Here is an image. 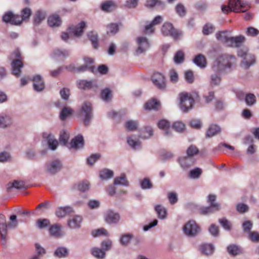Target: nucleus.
<instances>
[{
    "mask_svg": "<svg viewBox=\"0 0 259 259\" xmlns=\"http://www.w3.org/2000/svg\"><path fill=\"white\" fill-rule=\"evenodd\" d=\"M179 96L180 108L185 112L192 108L195 102L200 103V97L198 93L195 91L191 93L182 92L179 94Z\"/></svg>",
    "mask_w": 259,
    "mask_h": 259,
    "instance_id": "nucleus-1",
    "label": "nucleus"
},
{
    "mask_svg": "<svg viewBox=\"0 0 259 259\" xmlns=\"http://www.w3.org/2000/svg\"><path fill=\"white\" fill-rule=\"evenodd\" d=\"M32 12L30 8H25L21 11L22 16L14 15L11 12H8L3 17V20L6 23L12 25H18L21 24L23 21H27L31 15Z\"/></svg>",
    "mask_w": 259,
    "mask_h": 259,
    "instance_id": "nucleus-2",
    "label": "nucleus"
},
{
    "mask_svg": "<svg viewBox=\"0 0 259 259\" xmlns=\"http://www.w3.org/2000/svg\"><path fill=\"white\" fill-rule=\"evenodd\" d=\"M235 57L232 55H222L214 61L212 69L215 72H222L227 68H229L235 63Z\"/></svg>",
    "mask_w": 259,
    "mask_h": 259,
    "instance_id": "nucleus-3",
    "label": "nucleus"
},
{
    "mask_svg": "<svg viewBox=\"0 0 259 259\" xmlns=\"http://www.w3.org/2000/svg\"><path fill=\"white\" fill-rule=\"evenodd\" d=\"M10 59L13 60L11 63L13 74L19 76L21 72V69L23 66V57L20 51L18 49L15 50L12 54Z\"/></svg>",
    "mask_w": 259,
    "mask_h": 259,
    "instance_id": "nucleus-4",
    "label": "nucleus"
},
{
    "mask_svg": "<svg viewBox=\"0 0 259 259\" xmlns=\"http://www.w3.org/2000/svg\"><path fill=\"white\" fill-rule=\"evenodd\" d=\"M229 6L231 10L236 13L245 12L250 8L248 4L240 0H230Z\"/></svg>",
    "mask_w": 259,
    "mask_h": 259,
    "instance_id": "nucleus-5",
    "label": "nucleus"
},
{
    "mask_svg": "<svg viewBox=\"0 0 259 259\" xmlns=\"http://www.w3.org/2000/svg\"><path fill=\"white\" fill-rule=\"evenodd\" d=\"M151 80L155 86L159 90H165L166 81L165 76L159 72H154L151 76Z\"/></svg>",
    "mask_w": 259,
    "mask_h": 259,
    "instance_id": "nucleus-6",
    "label": "nucleus"
},
{
    "mask_svg": "<svg viewBox=\"0 0 259 259\" xmlns=\"http://www.w3.org/2000/svg\"><path fill=\"white\" fill-rule=\"evenodd\" d=\"M185 234L190 237L195 236L200 231V228L194 221H190L183 227Z\"/></svg>",
    "mask_w": 259,
    "mask_h": 259,
    "instance_id": "nucleus-7",
    "label": "nucleus"
},
{
    "mask_svg": "<svg viewBox=\"0 0 259 259\" xmlns=\"http://www.w3.org/2000/svg\"><path fill=\"white\" fill-rule=\"evenodd\" d=\"M238 56L243 59L242 64L246 69L255 63L254 56L251 54H248L247 51L239 50L238 51Z\"/></svg>",
    "mask_w": 259,
    "mask_h": 259,
    "instance_id": "nucleus-8",
    "label": "nucleus"
},
{
    "mask_svg": "<svg viewBox=\"0 0 259 259\" xmlns=\"http://www.w3.org/2000/svg\"><path fill=\"white\" fill-rule=\"evenodd\" d=\"M138 47L136 50L137 54H140L146 51L149 47L150 44L146 37L140 36L137 38Z\"/></svg>",
    "mask_w": 259,
    "mask_h": 259,
    "instance_id": "nucleus-9",
    "label": "nucleus"
},
{
    "mask_svg": "<svg viewBox=\"0 0 259 259\" xmlns=\"http://www.w3.org/2000/svg\"><path fill=\"white\" fill-rule=\"evenodd\" d=\"M85 27V22L84 21H81L77 25H72L69 27L68 30L70 33H72L74 35L76 36H80L82 34L83 30Z\"/></svg>",
    "mask_w": 259,
    "mask_h": 259,
    "instance_id": "nucleus-10",
    "label": "nucleus"
},
{
    "mask_svg": "<svg viewBox=\"0 0 259 259\" xmlns=\"http://www.w3.org/2000/svg\"><path fill=\"white\" fill-rule=\"evenodd\" d=\"M82 111L84 113L85 117L84 122L85 125H88L91 118H92V104L89 102H85L81 108Z\"/></svg>",
    "mask_w": 259,
    "mask_h": 259,
    "instance_id": "nucleus-11",
    "label": "nucleus"
},
{
    "mask_svg": "<svg viewBox=\"0 0 259 259\" xmlns=\"http://www.w3.org/2000/svg\"><path fill=\"white\" fill-rule=\"evenodd\" d=\"M32 81L33 89L35 91L40 92L45 89V82L41 76L39 75L34 76Z\"/></svg>",
    "mask_w": 259,
    "mask_h": 259,
    "instance_id": "nucleus-12",
    "label": "nucleus"
},
{
    "mask_svg": "<svg viewBox=\"0 0 259 259\" xmlns=\"http://www.w3.org/2000/svg\"><path fill=\"white\" fill-rule=\"evenodd\" d=\"M84 65L77 69V71L81 72L89 70L92 72H94L95 67L93 65L94 60L90 58L85 57L84 58Z\"/></svg>",
    "mask_w": 259,
    "mask_h": 259,
    "instance_id": "nucleus-13",
    "label": "nucleus"
},
{
    "mask_svg": "<svg viewBox=\"0 0 259 259\" xmlns=\"http://www.w3.org/2000/svg\"><path fill=\"white\" fill-rule=\"evenodd\" d=\"M77 87L80 89L89 90L93 88H97V84L95 80H80L77 81Z\"/></svg>",
    "mask_w": 259,
    "mask_h": 259,
    "instance_id": "nucleus-14",
    "label": "nucleus"
},
{
    "mask_svg": "<svg viewBox=\"0 0 259 259\" xmlns=\"http://www.w3.org/2000/svg\"><path fill=\"white\" fill-rule=\"evenodd\" d=\"M62 164L59 160H54L47 165V171L51 174H55L60 170Z\"/></svg>",
    "mask_w": 259,
    "mask_h": 259,
    "instance_id": "nucleus-15",
    "label": "nucleus"
},
{
    "mask_svg": "<svg viewBox=\"0 0 259 259\" xmlns=\"http://www.w3.org/2000/svg\"><path fill=\"white\" fill-rule=\"evenodd\" d=\"M105 220L108 224H115L119 221L120 215L118 213L108 211L105 216Z\"/></svg>",
    "mask_w": 259,
    "mask_h": 259,
    "instance_id": "nucleus-16",
    "label": "nucleus"
},
{
    "mask_svg": "<svg viewBox=\"0 0 259 259\" xmlns=\"http://www.w3.org/2000/svg\"><path fill=\"white\" fill-rule=\"evenodd\" d=\"M229 33L230 32L228 31H220L215 34V36L219 41L228 46L231 37L229 36Z\"/></svg>",
    "mask_w": 259,
    "mask_h": 259,
    "instance_id": "nucleus-17",
    "label": "nucleus"
},
{
    "mask_svg": "<svg viewBox=\"0 0 259 259\" xmlns=\"http://www.w3.org/2000/svg\"><path fill=\"white\" fill-rule=\"evenodd\" d=\"M84 145L83 138L81 135H78L70 142L71 147L75 149L83 147Z\"/></svg>",
    "mask_w": 259,
    "mask_h": 259,
    "instance_id": "nucleus-18",
    "label": "nucleus"
},
{
    "mask_svg": "<svg viewBox=\"0 0 259 259\" xmlns=\"http://www.w3.org/2000/svg\"><path fill=\"white\" fill-rule=\"evenodd\" d=\"M245 41V37L242 35L235 37H231L230 38L228 47H239Z\"/></svg>",
    "mask_w": 259,
    "mask_h": 259,
    "instance_id": "nucleus-19",
    "label": "nucleus"
},
{
    "mask_svg": "<svg viewBox=\"0 0 259 259\" xmlns=\"http://www.w3.org/2000/svg\"><path fill=\"white\" fill-rule=\"evenodd\" d=\"M72 211V208L70 206L60 207L57 209L55 214L58 217L63 218Z\"/></svg>",
    "mask_w": 259,
    "mask_h": 259,
    "instance_id": "nucleus-20",
    "label": "nucleus"
},
{
    "mask_svg": "<svg viewBox=\"0 0 259 259\" xmlns=\"http://www.w3.org/2000/svg\"><path fill=\"white\" fill-rule=\"evenodd\" d=\"M8 225L0 226V235L2 245L4 247L7 246V228Z\"/></svg>",
    "mask_w": 259,
    "mask_h": 259,
    "instance_id": "nucleus-21",
    "label": "nucleus"
},
{
    "mask_svg": "<svg viewBox=\"0 0 259 259\" xmlns=\"http://www.w3.org/2000/svg\"><path fill=\"white\" fill-rule=\"evenodd\" d=\"M193 62L200 68H204L206 66V60L205 56L198 54L193 59Z\"/></svg>",
    "mask_w": 259,
    "mask_h": 259,
    "instance_id": "nucleus-22",
    "label": "nucleus"
},
{
    "mask_svg": "<svg viewBox=\"0 0 259 259\" xmlns=\"http://www.w3.org/2000/svg\"><path fill=\"white\" fill-rule=\"evenodd\" d=\"M221 132V128L216 124H211L208 127L206 133V137L207 138L212 137L218 134Z\"/></svg>",
    "mask_w": 259,
    "mask_h": 259,
    "instance_id": "nucleus-23",
    "label": "nucleus"
},
{
    "mask_svg": "<svg viewBox=\"0 0 259 259\" xmlns=\"http://www.w3.org/2000/svg\"><path fill=\"white\" fill-rule=\"evenodd\" d=\"M48 23L51 27L59 26L61 24V20L58 15H53L49 17Z\"/></svg>",
    "mask_w": 259,
    "mask_h": 259,
    "instance_id": "nucleus-24",
    "label": "nucleus"
},
{
    "mask_svg": "<svg viewBox=\"0 0 259 259\" xmlns=\"http://www.w3.org/2000/svg\"><path fill=\"white\" fill-rule=\"evenodd\" d=\"M82 221L81 217L76 215L68 222V225L71 228H77L80 227V224Z\"/></svg>",
    "mask_w": 259,
    "mask_h": 259,
    "instance_id": "nucleus-25",
    "label": "nucleus"
},
{
    "mask_svg": "<svg viewBox=\"0 0 259 259\" xmlns=\"http://www.w3.org/2000/svg\"><path fill=\"white\" fill-rule=\"evenodd\" d=\"M160 106V102L155 99L148 101L145 104V109L147 110H158Z\"/></svg>",
    "mask_w": 259,
    "mask_h": 259,
    "instance_id": "nucleus-26",
    "label": "nucleus"
},
{
    "mask_svg": "<svg viewBox=\"0 0 259 259\" xmlns=\"http://www.w3.org/2000/svg\"><path fill=\"white\" fill-rule=\"evenodd\" d=\"M180 163L183 168H186L193 165L194 161L193 159L189 156L183 157L180 159Z\"/></svg>",
    "mask_w": 259,
    "mask_h": 259,
    "instance_id": "nucleus-27",
    "label": "nucleus"
},
{
    "mask_svg": "<svg viewBox=\"0 0 259 259\" xmlns=\"http://www.w3.org/2000/svg\"><path fill=\"white\" fill-rule=\"evenodd\" d=\"M155 210L156 211L158 218L160 219H164L166 218L167 215L166 209L161 205L158 204L155 206Z\"/></svg>",
    "mask_w": 259,
    "mask_h": 259,
    "instance_id": "nucleus-28",
    "label": "nucleus"
},
{
    "mask_svg": "<svg viewBox=\"0 0 259 259\" xmlns=\"http://www.w3.org/2000/svg\"><path fill=\"white\" fill-rule=\"evenodd\" d=\"M43 137L47 139L48 143L50 149L54 150L57 148L58 142L57 140L54 139L53 136L49 135L47 137H46V134H44Z\"/></svg>",
    "mask_w": 259,
    "mask_h": 259,
    "instance_id": "nucleus-29",
    "label": "nucleus"
},
{
    "mask_svg": "<svg viewBox=\"0 0 259 259\" xmlns=\"http://www.w3.org/2000/svg\"><path fill=\"white\" fill-rule=\"evenodd\" d=\"M12 119L7 115H0V127H6L12 124Z\"/></svg>",
    "mask_w": 259,
    "mask_h": 259,
    "instance_id": "nucleus-30",
    "label": "nucleus"
},
{
    "mask_svg": "<svg viewBox=\"0 0 259 259\" xmlns=\"http://www.w3.org/2000/svg\"><path fill=\"white\" fill-rule=\"evenodd\" d=\"M201 252L205 255L211 254L214 250V247L211 244H202L200 247Z\"/></svg>",
    "mask_w": 259,
    "mask_h": 259,
    "instance_id": "nucleus-31",
    "label": "nucleus"
},
{
    "mask_svg": "<svg viewBox=\"0 0 259 259\" xmlns=\"http://www.w3.org/2000/svg\"><path fill=\"white\" fill-rule=\"evenodd\" d=\"M25 184L24 182L22 181L15 180L13 183H9L8 184L7 189L10 190L12 188H16L17 189H20L24 188Z\"/></svg>",
    "mask_w": 259,
    "mask_h": 259,
    "instance_id": "nucleus-32",
    "label": "nucleus"
},
{
    "mask_svg": "<svg viewBox=\"0 0 259 259\" xmlns=\"http://www.w3.org/2000/svg\"><path fill=\"white\" fill-rule=\"evenodd\" d=\"M45 18L46 15L44 12L40 11H37L34 16V24L35 25H39Z\"/></svg>",
    "mask_w": 259,
    "mask_h": 259,
    "instance_id": "nucleus-33",
    "label": "nucleus"
},
{
    "mask_svg": "<svg viewBox=\"0 0 259 259\" xmlns=\"http://www.w3.org/2000/svg\"><path fill=\"white\" fill-rule=\"evenodd\" d=\"M68 254V251L66 248L59 247L57 248L54 252V255L58 257H65Z\"/></svg>",
    "mask_w": 259,
    "mask_h": 259,
    "instance_id": "nucleus-34",
    "label": "nucleus"
},
{
    "mask_svg": "<svg viewBox=\"0 0 259 259\" xmlns=\"http://www.w3.org/2000/svg\"><path fill=\"white\" fill-rule=\"evenodd\" d=\"M88 36L89 39L91 41L93 47L95 49H97L98 47V38L97 34L93 31H91L88 33Z\"/></svg>",
    "mask_w": 259,
    "mask_h": 259,
    "instance_id": "nucleus-35",
    "label": "nucleus"
},
{
    "mask_svg": "<svg viewBox=\"0 0 259 259\" xmlns=\"http://www.w3.org/2000/svg\"><path fill=\"white\" fill-rule=\"evenodd\" d=\"M91 253L93 256L98 258H103L105 256V252L102 249L97 247L93 248Z\"/></svg>",
    "mask_w": 259,
    "mask_h": 259,
    "instance_id": "nucleus-36",
    "label": "nucleus"
},
{
    "mask_svg": "<svg viewBox=\"0 0 259 259\" xmlns=\"http://www.w3.org/2000/svg\"><path fill=\"white\" fill-rule=\"evenodd\" d=\"M115 8V4L111 1H107L102 4V10L105 12H111Z\"/></svg>",
    "mask_w": 259,
    "mask_h": 259,
    "instance_id": "nucleus-37",
    "label": "nucleus"
},
{
    "mask_svg": "<svg viewBox=\"0 0 259 259\" xmlns=\"http://www.w3.org/2000/svg\"><path fill=\"white\" fill-rule=\"evenodd\" d=\"M185 59L184 53L182 51L177 52L174 57V61L176 64H179L182 63Z\"/></svg>",
    "mask_w": 259,
    "mask_h": 259,
    "instance_id": "nucleus-38",
    "label": "nucleus"
},
{
    "mask_svg": "<svg viewBox=\"0 0 259 259\" xmlns=\"http://www.w3.org/2000/svg\"><path fill=\"white\" fill-rule=\"evenodd\" d=\"M158 127L161 130L166 131L165 133V135H167L168 134V132L167 131L170 127V123L169 122L164 119L160 120L157 123Z\"/></svg>",
    "mask_w": 259,
    "mask_h": 259,
    "instance_id": "nucleus-39",
    "label": "nucleus"
},
{
    "mask_svg": "<svg viewBox=\"0 0 259 259\" xmlns=\"http://www.w3.org/2000/svg\"><path fill=\"white\" fill-rule=\"evenodd\" d=\"M227 250L229 254L236 255L241 253V249L237 245H230L227 247Z\"/></svg>",
    "mask_w": 259,
    "mask_h": 259,
    "instance_id": "nucleus-40",
    "label": "nucleus"
},
{
    "mask_svg": "<svg viewBox=\"0 0 259 259\" xmlns=\"http://www.w3.org/2000/svg\"><path fill=\"white\" fill-rule=\"evenodd\" d=\"M173 28L174 27L171 23L165 22L162 25L161 31L163 35H169Z\"/></svg>",
    "mask_w": 259,
    "mask_h": 259,
    "instance_id": "nucleus-41",
    "label": "nucleus"
},
{
    "mask_svg": "<svg viewBox=\"0 0 259 259\" xmlns=\"http://www.w3.org/2000/svg\"><path fill=\"white\" fill-rule=\"evenodd\" d=\"M61 228L58 225H54L51 226L49 229L50 234L52 236L60 237L61 236Z\"/></svg>",
    "mask_w": 259,
    "mask_h": 259,
    "instance_id": "nucleus-42",
    "label": "nucleus"
},
{
    "mask_svg": "<svg viewBox=\"0 0 259 259\" xmlns=\"http://www.w3.org/2000/svg\"><path fill=\"white\" fill-rule=\"evenodd\" d=\"M153 134V131L152 127L146 126L142 131L141 137L142 138L146 139L151 137Z\"/></svg>",
    "mask_w": 259,
    "mask_h": 259,
    "instance_id": "nucleus-43",
    "label": "nucleus"
},
{
    "mask_svg": "<svg viewBox=\"0 0 259 259\" xmlns=\"http://www.w3.org/2000/svg\"><path fill=\"white\" fill-rule=\"evenodd\" d=\"M169 77L170 82L176 83L179 80V75L175 69H171L169 71Z\"/></svg>",
    "mask_w": 259,
    "mask_h": 259,
    "instance_id": "nucleus-44",
    "label": "nucleus"
},
{
    "mask_svg": "<svg viewBox=\"0 0 259 259\" xmlns=\"http://www.w3.org/2000/svg\"><path fill=\"white\" fill-rule=\"evenodd\" d=\"M216 196L214 195H209L208 196V202L210 204V205L214 209V210H219L220 209V205L214 202Z\"/></svg>",
    "mask_w": 259,
    "mask_h": 259,
    "instance_id": "nucleus-45",
    "label": "nucleus"
},
{
    "mask_svg": "<svg viewBox=\"0 0 259 259\" xmlns=\"http://www.w3.org/2000/svg\"><path fill=\"white\" fill-rule=\"evenodd\" d=\"M50 225V222L47 219H38L36 222V226L41 229L48 227Z\"/></svg>",
    "mask_w": 259,
    "mask_h": 259,
    "instance_id": "nucleus-46",
    "label": "nucleus"
},
{
    "mask_svg": "<svg viewBox=\"0 0 259 259\" xmlns=\"http://www.w3.org/2000/svg\"><path fill=\"white\" fill-rule=\"evenodd\" d=\"M118 31V26L116 23H111L107 26V33L114 35Z\"/></svg>",
    "mask_w": 259,
    "mask_h": 259,
    "instance_id": "nucleus-47",
    "label": "nucleus"
},
{
    "mask_svg": "<svg viewBox=\"0 0 259 259\" xmlns=\"http://www.w3.org/2000/svg\"><path fill=\"white\" fill-rule=\"evenodd\" d=\"M128 184V181L126 179L124 174H122L120 177H117L114 180L115 185H122L123 186H127Z\"/></svg>",
    "mask_w": 259,
    "mask_h": 259,
    "instance_id": "nucleus-48",
    "label": "nucleus"
},
{
    "mask_svg": "<svg viewBox=\"0 0 259 259\" xmlns=\"http://www.w3.org/2000/svg\"><path fill=\"white\" fill-rule=\"evenodd\" d=\"M125 126L128 131H135L138 127V122L136 121L128 120L126 122Z\"/></svg>",
    "mask_w": 259,
    "mask_h": 259,
    "instance_id": "nucleus-49",
    "label": "nucleus"
},
{
    "mask_svg": "<svg viewBox=\"0 0 259 259\" xmlns=\"http://www.w3.org/2000/svg\"><path fill=\"white\" fill-rule=\"evenodd\" d=\"M72 110L70 108L66 107H64L60 113V119L62 120H65L68 115L72 113Z\"/></svg>",
    "mask_w": 259,
    "mask_h": 259,
    "instance_id": "nucleus-50",
    "label": "nucleus"
},
{
    "mask_svg": "<svg viewBox=\"0 0 259 259\" xmlns=\"http://www.w3.org/2000/svg\"><path fill=\"white\" fill-rule=\"evenodd\" d=\"M245 100L246 104L250 106L256 102V98L253 94L249 93L246 95Z\"/></svg>",
    "mask_w": 259,
    "mask_h": 259,
    "instance_id": "nucleus-51",
    "label": "nucleus"
},
{
    "mask_svg": "<svg viewBox=\"0 0 259 259\" xmlns=\"http://www.w3.org/2000/svg\"><path fill=\"white\" fill-rule=\"evenodd\" d=\"M199 153V150L197 147L194 145H191L187 150V154L188 156L192 157L194 155H197Z\"/></svg>",
    "mask_w": 259,
    "mask_h": 259,
    "instance_id": "nucleus-52",
    "label": "nucleus"
},
{
    "mask_svg": "<svg viewBox=\"0 0 259 259\" xmlns=\"http://www.w3.org/2000/svg\"><path fill=\"white\" fill-rule=\"evenodd\" d=\"M100 176L102 179H108L113 177V172L109 169H105L100 171Z\"/></svg>",
    "mask_w": 259,
    "mask_h": 259,
    "instance_id": "nucleus-53",
    "label": "nucleus"
},
{
    "mask_svg": "<svg viewBox=\"0 0 259 259\" xmlns=\"http://www.w3.org/2000/svg\"><path fill=\"white\" fill-rule=\"evenodd\" d=\"M202 170L197 167L191 170L189 172V177L192 179H198L202 174Z\"/></svg>",
    "mask_w": 259,
    "mask_h": 259,
    "instance_id": "nucleus-54",
    "label": "nucleus"
},
{
    "mask_svg": "<svg viewBox=\"0 0 259 259\" xmlns=\"http://www.w3.org/2000/svg\"><path fill=\"white\" fill-rule=\"evenodd\" d=\"M216 211L217 210H214V209L211 205L208 207H201L199 209L200 213L203 215H207Z\"/></svg>",
    "mask_w": 259,
    "mask_h": 259,
    "instance_id": "nucleus-55",
    "label": "nucleus"
},
{
    "mask_svg": "<svg viewBox=\"0 0 259 259\" xmlns=\"http://www.w3.org/2000/svg\"><path fill=\"white\" fill-rule=\"evenodd\" d=\"M176 11L180 17H183L186 14V10L185 7L181 4H179L176 6Z\"/></svg>",
    "mask_w": 259,
    "mask_h": 259,
    "instance_id": "nucleus-56",
    "label": "nucleus"
},
{
    "mask_svg": "<svg viewBox=\"0 0 259 259\" xmlns=\"http://www.w3.org/2000/svg\"><path fill=\"white\" fill-rule=\"evenodd\" d=\"M172 128L178 132H182L185 130V125L181 121H176L174 123Z\"/></svg>",
    "mask_w": 259,
    "mask_h": 259,
    "instance_id": "nucleus-57",
    "label": "nucleus"
},
{
    "mask_svg": "<svg viewBox=\"0 0 259 259\" xmlns=\"http://www.w3.org/2000/svg\"><path fill=\"white\" fill-rule=\"evenodd\" d=\"M141 186L143 189H151L153 185L149 179L145 178L141 182Z\"/></svg>",
    "mask_w": 259,
    "mask_h": 259,
    "instance_id": "nucleus-58",
    "label": "nucleus"
},
{
    "mask_svg": "<svg viewBox=\"0 0 259 259\" xmlns=\"http://www.w3.org/2000/svg\"><path fill=\"white\" fill-rule=\"evenodd\" d=\"M101 98L105 101H108L111 99V91L109 89L103 90L101 94Z\"/></svg>",
    "mask_w": 259,
    "mask_h": 259,
    "instance_id": "nucleus-59",
    "label": "nucleus"
},
{
    "mask_svg": "<svg viewBox=\"0 0 259 259\" xmlns=\"http://www.w3.org/2000/svg\"><path fill=\"white\" fill-rule=\"evenodd\" d=\"M214 30V27L212 25L210 24H205L202 30V32L203 34L204 35H208L213 32Z\"/></svg>",
    "mask_w": 259,
    "mask_h": 259,
    "instance_id": "nucleus-60",
    "label": "nucleus"
},
{
    "mask_svg": "<svg viewBox=\"0 0 259 259\" xmlns=\"http://www.w3.org/2000/svg\"><path fill=\"white\" fill-rule=\"evenodd\" d=\"M185 79L188 83H193L194 80L193 72L191 70L186 71L185 73Z\"/></svg>",
    "mask_w": 259,
    "mask_h": 259,
    "instance_id": "nucleus-61",
    "label": "nucleus"
},
{
    "mask_svg": "<svg viewBox=\"0 0 259 259\" xmlns=\"http://www.w3.org/2000/svg\"><path fill=\"white\" fill-rule=\"evenodd\" d=\"M92 234V235L95 237L102 235L106 236L108 235V232L104 228H100L93 231Z\"/></svg>",
    "mask_w": 259,
    "mask_h": 259,
    "instance_id": "nucleus-62",
    "label": "nucleus"
},
{
    "mask_svg": "<svg viewBox=\"0 0 259 259\" xmlns=\"http://www.w3.org/2000/svg\"><path fill=\"white\" fill-rule=\"evenodd\" d=\"M69 135L66 132L63 131L60 135L59 141L60 143H62L64 145H65L68 141Z\"/></svg>",
    "mask_w": 259,
    "mask_h": 259,
    "instance_id": "nucleus-63",
    "label": "nucleus"
},
{
    "mask_svg": "<svg viewBox=\"0 0 259 259\" xmlns=\"http://www.w3.org/2000/svg\"><path fill=\"white\" fill-rule=\"evenodd\" d=\"M77 187L79 191L84 192L89 189L90 184L88 181H84L79 183Z\"/></svg>",
    "mask_w": 259,
    "mask_h": 259,
    "instance_id": "nucleus-64",
    "label": "nucleus"
}]
</instances>
